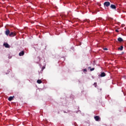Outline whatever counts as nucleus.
Segmentation results:
<instances>
[{
    "label": "nucleus",
    "instance_id": "7",
    "mask_svg": "<svg viewBox=\"0 0 126 126\" xmlns=\"http://www.w3.org/2000/svg\"><path fill=\"white\" fill-rule=\"evenodd\" d=\"M101 77H104V76H106V73L105 72H102L100 74Z\"/></svg>",
    "mask_w": 126,
    "mask_h": 126
},
{
    "label": "nucleus",
    "instance_id": "18",
    "mask_svg": "<svg viewBox=\"0 0 126 126\" xmlns=\"http://www.w3.org/2000/svg\"><path fill=\"white\" fill-rule=\"evenodd\" d=\"M44 68H45V67H42V69H44Z\"/></svg>",
    "mask_w": 126,
    "mask_h": 126
},
{
    "label": "nucleus",
    "instance_id": "13",
    "mask_svg": "<svg viewBox=\"0 0 126 126\" xmlns=\"http://www.w3.org/2000/svg\"><path fill=\"white\" fill-rule=\"evenodd\" d=\"M94 87H97V83H94Z\"/></svg>",
    "mask_w": 126,
    "mask_h": 126
},
{
    "label": "nucleus",
    "instance_id": "4",
    "mask_svg": "<svg viewBox=\"0 0 126 126\" xmlns=\"http://www.w3.org/2000/svg\"><path fill=\"white\" fill-rule=\"evenodd\" d=\"M94 118V120L96 122H99V120H101V118H100V117H99L98 116H95Z\"/></svg>",
    "mask_w": 126,
    "mask_h": 126
},
{
    "label": "nucleus",
    "instance_id": "2",
    "mask_svg": "<svg viewBox=\"0 0 126 126\" xmlns=\"http://www.w3.org/2000/svg\"><path fill=\"white\" fill-rule=\"evenodd\" d=\"M9 37H14V36H16V32H11L9 34Z\"/></svg>",
    "mask_w": 126,
    "mask_h": 126
},
{
    "label": "nucleus",
    "instance_id": "17",
    "mask_svg": "<svg viewBox=\"0 0 126 126\" xmlns=\"http://www.w3.org/2000/svg\"><path fill=\"white\" fill-rule=\"evenodd\" d=\"M116 32H117V33H119V31L118 30H116Z\"/></svg>",
    "mask_w": 126,
    "mask_h": 126
},
{
    "label": "nucleus",
    "instance_id": "14",
    "mask_svg": "<svg viewBox=\"0 0 126 126\" xmlns=\"http://www.w3.org/2000/svg\"><path fill=\"white\" fill-rule=\"evenodd\" d=\"M83 71H84V72H87V69H83Z\"/></svg>",
    "mask_w": 126,
    "mask_h": 126
},
{
    "label": "nucleus",
    "instance_id": "11",
    "mask_svg": "<svg viewBox=\"0 0 126 126\" xmlns=\"http://www.w3.org/2000/svg\"><path fill=\"white\" fill-rule=\"evenodd\" d=\"M123 49H124L123 46H121L119 48V50H120V51H123Z\"/></svg>",
    "mask_w": 126,
    "mask_h": 126
},
{
    "label": "nucleus",
    "instance_id": "19",
    "mask_svg": "<svg viewBox=\"0 0 126 126\" xmlns=\"http://www.w3.org/2000/svg\"><path fill=\"white\" fill-rule=\"evenodd\" d=\"M64 113H65V111H64Z\"/></svg>",
    "mask_w": 126,
    "mask_h": 126
},
{
    "label": "nucleus",
    "instance_id": "9",
    "mask_svg": "<svg viewBox=\"0 0 126 126\" xmlns=\"http://www.w3.org/2000/svg\"><path fill=\"white\" fill-rule=\"evenodd\" d=\"M118 41L119 42H123L124 41V40L123 39V38H122L121 37H119L118 38Z\"/></svg>",
    "mask_w": 126,
    "mask_h": 126
},
{
    "label": "nucleus",
    "instance_id": "5",
    "mask_svg": "<svg viewBox=\"0 0 126 126\" xmlns=\"http://www.w3.org/2000/svg\"><path fill=\"white\" fill-rule=\"evenodd\" d=\"M110 7L112 9H116V8H117V6L114 4H111Z\"/></svg>",
    "mask_w": 126,
    "mask_h": 126
},
{
    "label": "nucleus",
    "instance_id": "10",
    "mask_svg": "<svg viewBox=\"0 0 126 126\" xmlns=\"http://www.w3.org/2000/svg\"><path fill=\"white\" fill-rule=\"evenodd\" d=\"M8 101H12V100H13V97L12 96H10L8 98Z\"/></svg>",
    "mask_w": 126,
    "mask_h": 126
},
{
    "label": "nucleus",
    "instance_id": "8",
    "mask_svg": "<svg viewBox=\"0 0 126 126\" xmlns=\"http://www.w3.org/2000/svg\"><path fill=\"white\" fill-rule=\"evenodd\" d=\"M3 45L5 48H9V45L8 43H4Z\"/></svg>",
    "mask_w": 126,
    "mask_h": 126
},
{
    "label": "nucleus",
    "instance_id": "3",
    "mask_svg": "<svg viewBox=\"0 0 126 126\" xmlns=\"http://www.w3.org/2000/svg\"><path fill=\"white\" fill-rule=\"evenodd\" d=\"M5 34L6 36H8L9 34H10V31L9 30L6 29V31H5Z\"/></svg>",
    "mask_w": 126,
    "mask_h": 126
},
{
    "label": "nucleus",
    "instance_id": "12",
    "mask_svg": "<svg viewBox=\"0 0 126 126\" xmlns=\"http://www.w3.org/2000/svg\"><path fill=\"white\" fill-rule=\"evenodd\" d=\"M37 82L38 83V84H41V83H42V81L41 80H38Z\"/></svg>",
    "mask_w": 126,
    "mask_h": 126
},
{
    "label": "nucleus",
    "instance_id": "6",
    "mask_svg": "<svg viewBox=\"0 0 126 126\" xmlns=\"http://www.w3.org/2000/svg\"><path fill=\"white\" fill-rule=\"evenodd\" d=\"M19 56H20V57H22L23 56H24V51H22L20 52L19 54Z\"/></svg>",
    "mask_w": 126,
    "mask_h": 126
},
{
    "label": "nucleus",
    "instance_id": "15",
    "mask_svg": "<svg viewBox=\"0 0 126 126\" xmlns=\"http://www.w3.org/2000/svg\"><path fill=\"white\" fill-rule=\"evenodd\" d=\"M95 69L94 68H92L90 69L91 71H93V70H94Z\"/></svg>",
    "mask_w": 126,
    "mask_h": 126
},
{
    "label": "nucleus",
    "instance_id": "16",
    "mask_svg": "<svg viewBox=\"0 0 126 126\" xmlns=\"http://www.w3.org/2000/svg\"><path fill=\"white\" fill-rule=\"evenodd\" d=\"M103 50H104V51H108V48H104Z\"/></svg>",
    "mask_w": 126,
    "mask_h": 126
},
{
    "label": "nucleus",
    "instance_id": "1",
    "mask_svg": "<svg viewBox=\"0 0 126 126\" xmlns=\"http://www.w3.org/2000/svg\"><path fill=\"white\" fill-rule=\"evenodd\" d=\"M104 5L105 7H108V6L111 5V3L109 1H105L104 3Z\"/></svg>",
    "mask_w": 126,
    "mask_h": 126
}]
</instances>
